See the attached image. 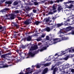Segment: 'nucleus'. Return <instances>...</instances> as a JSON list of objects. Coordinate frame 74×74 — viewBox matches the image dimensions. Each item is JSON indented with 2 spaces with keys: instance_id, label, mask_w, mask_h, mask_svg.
I'll return each instance as SVG.
<instances>
[{
  "instance_id": "nucleus-1",
  "label": "nucleus",
  "mask_w": 74,
  "mask_h": 74,
  "mask_svg": "<svg viewBox=\"0 0 74 74\" xmlns=\"http://www.w3.org/2000/svg\"><path fill=\"white\" fill-rule=\"evenodd\" d=\"M47 48V47L46 46L43 47L42 49H39L38 50L35 51V52H34V54H37V53H38L39 51H40V52H42V51H44V50H46V49Z\"/></svg>"
},
{
  "instance_id": "nucleus-2",
  "label": "nucleus",
  "mask_w": 74,
  "mask_h": 74,
  "mask_svg": "<svg viewBox=\"0 0 74 74\" xmlns=\"http://www.w3.org/2000/svg\"><path fill=\"white\" fill-rule=\"evenodd\" d=\"M8 65H4V62L3 61L0 62V68H5V67H8Z\"/></svg>"
},
{
  "instance_id": "nucleus-3",
  "label": "nucleus",
  "mask_w": 74,
  "mask_h": 74,
  "mask_svg": "<svg viewBox=\"0 0 74 74\" xmlns=\"http://www.w3.org/2000/svg\"><path fill=\"white\" fill-rule=\"evenodd\" d=\"M38 48L37 45H35L34 47L32 46L31 49H30V51H34V50H36Z\"/></svg>"
},
{
  "instance_id": "nucleus-4",
  "label": "nucleus",
  "mask_w": 74,
  "mask_h": 74,
  "mask_svg": "<svg viewBox=\"0 0 74 74\" xmlns=\"http://www.w3.org/2000/svg\"><path fill=\"white\" fill-rule=\"evenodd\" d=\"M44 31H47V32H49L51 31V28L48 27H47L46 28H45L41 30L42 32H43Z\"/></svg>"
},
{
  "instance_id": "nucleus-5",
  "label": "nucleus",
  "mask_w": 74,
  "mask_h": 74,
  "mask_svg": "<svg viewBox=\"0 0 74 74\" xmlns=\"http://www.w3.org/2000/svg\"><path fill=\"white\" fill-rule=\"evenodd\" d=\"M48 71V69L47 68H45L43 71L42 74H45L47 73Z\"/></svg>"
},
{
  "instance_id": "nucleus-6",
  "label": "nucleus",
  "mask_w": 74,
  "mask_h": 74,
  "mask_svg": "<svg viewBox=\"0 0 74 74\" xmlns=\"http://www.w3.org/2000/svg\"><path fill=\"white\" fill-rule=\"evenodd\" d=\"M12 24L14 26L16 27V29H19V25L17 23L13 22Z\"/></svg>"
},
{
  "instance_id": "nucleus-7",
  "label": "nucleus",
  "mask_w": 74,
  "mask_h": 74,
  "mask_svg": "<svg viewBox=\"0 0 74 74\" xmlns=\"http://www.w3.org/2000/svg\"><path fill=\"white\" fill-rule=\"evenodd\" d=\"M74 1H69L68 2H65L64 3V5H65V7L69 8V6L67 5V4H69V3H73Z\"/></svg>"
},
{
  "instance_id": "nucleus-8",
  "label": "nucleus",
  "mask_w": 74,
  "mask_h": 74,
  "mask_svg": "<svg viewBox=\"0 0 74 74\" xmlns=\"http://www.w3.org/2000/svg\"><path fill=\"white\" fill-rule=\"evenodd\" d=\"M5 26H4L3 27L1 25L0 26V30H2V32H3L4 30H6V27Z\"/></svg>"
},
{
  "instance_id": "nucleus-9",
  "label": "nucleus",
  "mask_w": 74,
  "mask_h": 74,
  "mask_svg": "<svg viewBox=\"0 0 74 74\" xmlns=\"http://www.w3.org/2000/svg\"><path fill=\"white\" fill-rule=\"evenodd\" d=\"M53 8V9H51V10H56V8L57 7V5H56L54 4L53 5V7H52L51 6H50L49 7V8Z\"/></svg>"
},
{
  "instance_id": "nucleus-10",
  "label": "nucleus",
  "mask_w": 74,
  "mask_h": 74,
  "mask_svg": "<svg viewBox=\"0 0 74 74\" xmlns=\"http://www.w3.org/2000/svg\"><path fill=\"white\" fill-rule=\"evenodd\" d=\"M58 34H60V37H62V36H63V34H64V32H63V31L62 29H60L58 33Z\"/></svg>"
},
{
  "instance_id": "nucleus-11",
  "label": "nucleus",
  "mask_w": 74,
  "mask_h": 74,
  "mask_svg": "<svg viewBox=\"0 0 74 74\" xmlns=\"http://www.w3.org/2000/svg\"><path fill=\"white\" fill-rule=\"evenodd\" d=\"M26 38L27 41H32V37L30 36L26 37Z\"/></svg>"
},
{
  "instance_id": "nucleus-12",
  "label": "nucleus",
  "mask_w": 74,
  "mask_h": 74,
  "mask_svg": "<svg viewBox=\"0 0 74 74\" xmlns=\"http://www.w3.org/2000/svg\"><path fill=\"white\" fill-rule=\"evenodd\" d=\"M72 29H73V28L71 26H69L66 28V30L67 32H69V31H70V30H71Z\"/></svg>"
},
{
  "instance_id": "nucleus-13",
  "label": "nucleus",
  "mask_w": 74,
  "mask_h": 74,
  "mask_svg": "<svg viewBox=\"0 0 74 74\" xmlns=\"http://www.w3.org/2000/svg\"><path fill=\"white\" fill-rule=\"evenodd\" d=\"M43 21L45 22L46 23H48V22H49V23H50L51 22V21H49V19L44 18Z\"/></svg>"
},
{
  "instance_id": "nucleus-14",
  "label": "nucleus",
  "mask_w": 74,
  "mask_h": 74,
  "mask_svg": "<svg viewBox=\"0 0 74 74\" xmlns=\"http://www.w3.org/2000/svg\"><path fill=\"white\" fill-rule=\"evenodd\" d=\"M28 55H29V56H31L32 57H33V56H34V55H35V54L33 53L32 52H29L28 54Z\"/></svg>"
},
{
  "instance_id": "nucleus-15",
  "label": "nucleus",
  "mask_w": 74,
  "mask_h": 74,
  "mask_svg": "<svg viewBox=\"0 0 74 74\" xmlns=\"http://www.w3.org/2000/svg\"><path fill=\"white\" fill-rule=\"evenodd\" d=\"M9 10V9L6 8H5L2 10H1V12H5L6 11H8Z\"/></svg>"
},
{
  "instance_id": "nucleus-16",
  "label": "nucleus",
  "mask_w": 74,
  "mask_h": 74,
  "mask_svg": "<svg viewBox=\"0 0 74 74\" xmlns=\"http://www.w3.org/2000/svg\"><path fill=\"white\" fill-rule=\"evenodd\" d=\"M41 23V21H36L34 23V25H39V23Z\"/></svg>"
},
{
  "instance_id": "nucleus-17",
  "label": "nucleus",
  "mask_w": 74,
  "mask_h": 74,
  "mask_svg": "<svg viewBox=\"0 0 74 74\" xmlns=\"http://www.w3.org/2000/svg\"><path fill=\"white\" fill-rule=\"evenodd\" d=\"M25 8L26 10V11H29L30 10H32V9H31L30 8L29 6H26V7H25Z\"/></svg>"
},
{
  "instance_id": "nucleus-18",
  "label": "nucleus",
  "mask_w": 74,
  "mask_h": 74,
  "mask_svg": "<svg viewBox=\"0 0 74 74\" xmlns=\"http://www.w3.org/2000/svg\"><path fill=\"white\" fill-rule=\"evenodd\" d=\"M33 19V18L32 17L31 18H29L27 20L28 23H29V24H31V23H32V20Z\"/></svg>"
},
{
  "instance_id": "nucleus-19",
  "label": "nucleus",
  "mask_w": 74,
  "mask_h": 74,
  "mask_svg": "<svg viewBox=\"0 0 74 74\" xmlns=\"http://www.w3.org/2000/svg\"><path fill=\"white\" fill-rule=\"evenodd\" d=\"M7 57V54H3L1 56V59H5Z\"/></svg>"
},
{
  "instance_id": "nucleus-20",
  "label": "nucleus",
  "mask_w": 74,
  "mask_h": 74,
  "mask_svg": "<svg viewBox=\"0 0 74 74\" xmlns=\"http://www.w3.org/2000/svg\"><path fill=\"white\" fill-rule=\"evenodd\" d=\"M27 16H28V17H31V18H33L32 17L33 16V14L32 12L29 13L27 15Z\"/></svg>"
},
{
  "instance_id": "nucleus-21",
  "label": "nucleus",
  "mask_w": 74,
  "mask_h": 74,
  "mask_svg": "<svg viewBox=\"0 0 74 74\" xmlns=\"http://www.w3.org/2000/svg\"><path fill=\"white\" fill-rule=\"evenodd\" d=\"M57 25L58 27H60V26H62L63 25V23H58L57 24Z\"/></svg>"
},
{
  "instance_id": "nucleus-22",
  "label": "nucleus",
  "mask_w": 74,
  "mask_h": 74,
  "mask_svg": "<svg viewBox=\"0 0 74 74\" xmlns=\"http://www.w3.org/2000/svg\"><path fill=\"white\" fill-rule=\"evenodd\" d=\"M6 4H8V7H9V5H10L12 4V2L11 1H6L5 2Z\"/></svg>"
},
{
  "instance_id": "nucleus-23",
  "label": "nucleus",
  "mask_w": 74,
  "mask_h": 74,
  "mask_svg": "<svg viewBox=\"0 0 74 74\" xmlns=\"http://www.w3.org/2000/svg\"><path fill=\"white\" fill-rule=\"evenodd\" d=\"M58 11L59 12L61 10H63V8H62V7L61 6H60L58 7Z\"/></svg>"
},
{
  "instance_id": "nucleus-24",
  "label": "nucleus",
  "mask_w": 74,
  "mask_h": 74,
  "mask_svg": "<svg viewBox=\"0 0 74 74\" xmlns=\"http://www.w3.org/2000/svg\"><path fill=\"white\" fill-rule=\"evenodd\" d=\"M50 12L48 13V15H52V14H53V12H52L53 11V10L50 9H49Z\"/></svg>"
},
{
  "instance_id": "nucleus-25",
  "label": "nucleus",
  "mask_w": 74,
  "mask_h": 74,
  "mask_svg": "<svg viewBox=\"0 0 74 74\" xmlns=\"http://www.w3.org/2000/svg\"><path fill=\"white\" fill-rule=\"evenodd\" d=\"M15 16V15L14 14H12L11 15V16L10 17V19H14L15 18L14 16Z\"/></svg>"
},
{
  "instance_id": "nucleus-26",
  "label": "nucleus",
  "mask_w": 74,
  "mask_h": 74,
  "mask_svg": "<svg viewBox=\"0 0 74 74\" xmlns=\"http://www.w3.org/2000/svg\"><path fill=\"white\" fill-rule=\"evenodd\" d=\"M24 23L25 25H29V23L27 20L25 21L24 22Z\"/></svg>"
},
{
  "instance_id": "nucleus-27",
  "label": "nucleus",
  "mask_w": 74,
  "mask_h": 74,
  "mask_svg": "<svg viewBox=\"0 0 74 74\" xmlns=\"http://www.w3.org/2000/svg\"><path fill=\"white\" fill-rule=\"evenodd\" d=\"M53 41H58V42H59L60 41H61V40H60V38L59 39L56 38V39H53Z\"/></svg>"
},
{
  "instance_id": "nucleus-28",
  "label": "nucleus",
  "mask_w": 74,
  "mask_h": 74,
  "mask_svg": "<svg viewBox=\"0 0 74 74\" xmlns=\"http://www.w3.org/2000/svg\"><path fill=\"white\" fill-rule=\"evenodd\" d=\"M21 41H24V42H25L26 41H27L26 38L25 37L24 38H23L21 40Z\"/></svg>"
},
{
  "instance_id": "nucleus-29",
  "label": "nucleus",
  "mask_w": 74,
  "mask_h": 74,
  "mask_svg": "<svg viewBox=\"0 0 74 74\" xmlns=\"http://www.w3.org/2000/svg\"><path fill=\"white\" fill-rule=\"evenodd\" d=\"M61 38V40H66V38L65 37L64 35L63 36H62Z\"/></svg>"
},
{
  "instance_id": "nucleus-30",
  "label": "nucleus",
  "mask_w": 74,
  "mask_h": 74,
  "mask_svg": "<svg viewBox=\"0 0 74 74\" xmlns=\"http://www.w3.org/2000/svg\"><path fill=\"white\" fill-rule=\"evenodd\" d=\"M43 66H45V67H46L47 66H49V64L48 63L45 64L43 65Z\"/></svg>"
},
{
  "instance_id": "nucleus-31",
  "label": "nucleus",
  "mask_w": 74,
  "mask_h": 74,
  "mask_svg": "<svg viewBox=\"0 0 74 74\" xmlns=\"http://www.w3.org/2000/svg\"><path fill=\"white\" fill-rule=\"evenodd\" d=\"M69 34H72V35H74V30L72 31L71 32L69 33Z\"/></svg>"
},
{
  "instance_id": "nucleus-32",
  "label": "nucleus",
  "mask_w": 74,
  "mask_h": 74,
  "mask_svg": "<svg viewBox=\"0 0 74 74\" xmlns=\"http://www.w3.org/2000/svg\"><path fill=\"white\" fill-rule=\"evenodd\" d=\"M36 40L37 41H41V40H42V39H41V38L39 37L38 38L36 39Z\"/></svg>"
},
{
  "instance_id": "nucleus-33",
  "label": "nucleus",
  "mask_w": 74,
  "mask_h": 74,
  "mask_svg": "<svg viewBox=\"0 0 74 74\" xmlns=\"http://www.w3.org/2000/svg\"><path fill=\"white\" fill-rule=\"evenodd\" d=\"M17 4H18V2L16 1H14V5H16Z\"/></svg>"
},
{
  "instance_id": "nucleus-34",
  "label": "nucleus",
  "mask_w": 74,
  "mask_h": 74,
  "mask_svg": "<svg viewBox=\"0 0 74 74\" xmlns=\"http://www.w3.org/2000/svg\"><path fill=\"white\" fill-rule=\"evenodd\" d=\"M58 71V68L56 67L53 70V71L56 72V71Z\"/></svg>"
},
{
  "instance_id": "nucleus-35",
  "label": "nucleus",
  "mask_w": 74,
  "mask_h": 74,
  "mask_svg": "<svg viewBox=\"0 0 74 74\" xmlns=\"http://www.w3.org/2000/svg\"><path fill=\"white\" fill-rule=\"evenodd\" d=\"M13 33L14 34H16L17 33H19V32L15 31H13Z\"/></svg>"
},
{
  "instance_id": "nucleus-36",
  "label": "nucleus",
  "mask_w": 74,
  "mask_h": 74,
  "mask_svg": "<svg viewBox=\"0 0 74 74\" xmlns=\"http://www.w3.org/2000/svg\"><path fill=\"white\" fill-rule=\"evenodd\" d=\"M73 7V5L72 4H71L70 5V6H68V8H72Z\"/></svg>"
},
{
  "instance_id": "nucleus-37",
  "label": "nucleus",
  "mask_w": 74,
  "mask_h": 74,
  "mask_svg": "<svg viewBox=\"0 0 74 74\" xmlns=\"http://www.w3.org/2000/svg\"><path fill=\"white\" fill-rule=\"evenodd\" d=\"M55 66H53L50 69L51 71H53L54 69Z\"/></svg>"
},
{
  "instance_id": "nucleus-38",
  "label": "nucleus",
  "mask_w": 74,
  "mask_h": 74,
  "mask_svg": "<svg viewBox=\"0 0 74 74\" xmlns=\"http://www.w3.org/2000/svg\"><path fill=\"white\" fill-rule=\"evenodd\" d=\"M69 58V57L68 56H66V57H65L64 58V60H67L68 58Z\"/></svg>"
},
{
  "instance_id": "nucleus-39",
  "label": "nucleus",
  "mask_w": 74,
  "mask_h": 74,
  "mask_svg": "<svg viewBox=\"0 0 74 74\" xmlns=\"http://www.w3.org/2000/svg\"><path fill=\"white\" fill-rule=\"evenodd\" d=\"M34 4L35 5H38V3L37 2H34Z\"/></svg>"
},
{
  "instance_id": "nucleus-40",
  "label": "nucleus",
  "mask_w": 74,
  "mask_h": 74,
  "mask_svg": "<svg viewBox=\"0 0 74 74\" xmlns=\"http://www.w3.org/2000/svg\"><path fill=\"white\" fill-rule=\"evenodd\" d=\"M17 34H14L13 36V38H16L17 37Z\"/></svg>"
},
{
  "instance_id": "nucleus-41",
  "label": "nucleus",
  "mask_w": 74,
  "mask_h": 74,
  "mask_svg": "<svg viewBox=\"0 0 74 74\" xmlns=\"http://www.w3.org/2000/svg\"><path fill=\"white\" fill-rule=\"evenodd\" d=\"M36 68L38 69H40V66L39 65H37Z\"/></svg>"
},
{
  "instance_id": "nucleus-42",
  "label": "nucleus",
  "mask_w": 74,
  "mask_h": 74,
  "mask_svg": "<svg viewBox=\"0 0 74 74\" xmlns=\"http://www.w3.org/2000/svg\"><path fill=\"white\" fill-rule=\"evenodd\" d=\"M45 34H43L42 35L41 37L42 38H44V37H45Z\"/></svg>"
},
{
  "instance_id": "nucleus-43",
  "label": "nucleus",
  "mask_w": 74,
  "mask_h": 74,
  "mask_svg": "<svg viewBox=\"0 0 74 74\" xmlns=\"http://www.w3.org/2000/svg\"><path fill=\"white\" fill-rule=\"evenodd\" d=\"M42 44L41 42H39L38 44V46H40V47H41V46Z\"/></svg>"
},
{
  "instance_id": "nucleus-44",
  "label": "nucleus",
  "mask_w": 74,
  "mask_h": 74,
  "mask_svg": "<svg viewBox=\"0 0 74 74\" xmlns=\"http://www.w3.org/2000/svg\"><path fill=\"white\" fill-rule=\"evenodd\" d=\"M49 36H46V40H49Z\"/></svg>"
},
{
  "instance_id": "nucleus-45",
  "label": "nucleus",
  "mask_w": 74,
  "mask_h": 74,
  "mask_svg": "<svg viewBox=\"0 0 74 74\" xmlns=\"http://www.w3.org/2000/svg\"><path fill=\"white\" fill-rule=\"evenodd\" d=\"M17 18L18 19V20L19 21H21V19H22V18H21V17H20L19 16Z\"/></svg>"
},
{
  "instance_id": "nucleus-46",
  "label": "nucleus",
  "mask_w": 74,
  "mask_h": 74,
  "mask_svg": "<svg viewBox=\"0 0 74 74\" xmlns=\"http://www.w3.org/2000/svg\"><path fill=\"white\" fill-rule=\"evenodd\" d=\"M30 67L26 69L27 71H30Z\"/></svg>"
},
{
  "instance_id": "nucleus-47",
  "label": "nucleus",
  "mask_w": 74,
  "mask_h": 74,
  "mask_svg": "<svg viewBox=\"0 0 74 74\" xmlns=\"http://www.w3.org/2000/svg\"><path fill=\"white\" fill-rule=\"evenodd\" d=\"M6 54V56H7V55H11V53H9Z\"/></svg>"
},
{
  "instance_id": "nucleus-48",
  "label": "nucleus",
  "mask_w": 74,
  "mask_h": 74,
  "mask_svg": "<svg viewBox=\"0 0 74 74\" xmlns=\"http://www.w3.org/2000/svg\"><path fill=\"white\" fill-rule=\"evenodd\" d=\"M36 10L34 9L33 10V12L34 13H36Z\"/></svg>"
},
{
  "instance_id": "nucleus-49",
  "label": "nucleus",
  "mask_w": 74,
  "mask_h": 74,
  "mask_svg": "<svg viewBox=\"0 0 74 74\" xmlns=\"http://www.w3.org/2000/svg\"><path fill=\"white\" fill-rule=\"evenodd\" d=\"M66 52H65V51H63L62 53V55H65V54H66Z\"/></svg>"
},
{
  "instance_id": "nucleus-50",
  "label": "nucleus",
  "mask_w": 74,
  "mask_h": 74,
  "mask_svg": "<svg viewBox=\"0 0 74 74\" xmlns=\"http://www.w3.org/2000/svg\"><path fill=\"white\" fill-rule=\"evenodd\" d=\"M71 71L72 73H74V69H72L71 70Z\"/></svg>"
},
{
  "instance_id": "nucleus-51",
  "label": "nucleus",
  "mask_w": 74,
  "mask_h": 74,
  "mask_svg": "<svg viewBox=\"0 0 74 74\" xmlns=\"http://www.w3.org/2000/svg\"><path fill=\"white\" fill-rule=\"evenodd\" d=\"M50 4H53V1H50Z\"/></svg>"
},
{
  "instance_id": "nucleus-52",
  "label": "nucleus",
  "mask_w": 74,
  "mask_h": 74,
  "mask_svg": "<svg viewBox=\"0 0 74 74\" xmlns=\"http://www.w3.org/2000/svg\"><path fill=\"white\" fill-rule=\"evenodd\" d=\"M16 51L18 53H19V50L18 49H16Z\"/></svg>"
},
{
  "instance_id": "nucleus-53",
  "label": "nucleus",
  "mask_w": 74,
  "mask_h": 74,
  "mask_svg": "<svg viewBox=\"0 0 74 74\" xmlns=\"http://www.w3.org/2000/svg\"><path fill=\"white\" fill-rule=\"evenodd\" d=\"M21 48H25V46L24 45H23L21 46Z\"/></svg>"
},
{
  "instance_id": "nucleus-54",
  "label": "nucleus",
  "mask_w": 74,
  "mask_h": 74,
  "mask_svg": "<svg viewBox=\"0 0 74 74\" xmlns=\"http://www.w3.org/2000/svg\"><path fill=\"white\" fill-rule=\"evenodd\" d=\"M4 16V17H7V18H8V15H7V14H6Z\"/></svg>"
},
{
  "instance_id": "nucleus-55",
  "label": "nucleus",
  "mask_w": 74,
  "mask_h": 74,
  "mask_svg": "<svg viewBox=\"0 0 74 74\" xmlns=\"http://www.w3.org/2000/svg\"><path fill=\"white\" fill-rule=\"evenodd\" d=\"M57 12V11H56V10H55L53 11V13H55V12Z\"/></svg>"
},
{
  "instance_id": "nucleus-56",
  "label": "nucleus",
  "mask_w": 74,
  "mask_h": 74,
  "mask_svg": "<svg viewBox=\"0 0 74 74\" xmlns=\"http://www.w3.org/2000/svg\"><path fill=\"white\" fill-rule=\"evenodd\" d=\"M15 12H16V13H19V11L16 10V11H15Z\"/></svg>"
},
{
  "instance_id": "nucleus-57",
  "label": "nucleus",
  "mask_w": 74,
  "mask_h": 74,
  "mask_svg": "<svg viewBox=\"0 0 74 74\" xmlns=\"http://www.w3.org/2000/svg\"><path fill=\"white\" fill-rule=\"evenodd\" d=\"M69 52L70 53V52H72V51L71 50H70L69 51Z\"/></svg>"
},
{
  "instance_id": "nucleus-58",
  "label": "nucleus",
  "mask_w": 74,
  "mask_h": 74,
  "mask_svg": "<svg viewBox=\"0 0 74 74\" xmlns=\"http://www.w3.org/2000/svg\"><path fill=\"white\" fill-rule=\"evenodd\" d=\"M18 61H21L22 60L21 59V58H20V59H18Z\"/></svg>"
},
{
  "instance_id": "nucleus-59",
  "label": "nucleus",
  "mask_w": 74,
  "mask_h": 74,
  "mask_svg": "<svg viewBox=\"0 0 74 74\" xmlns=\"http://www.w3.org/2000/svg\"><path fill=\"white\" fill-rule=\"evenodd\" d=\"M52 19H53V20H55V19H56V18L54 17H53L52 18Z\"/></svg>"
},
{
  "instance_id": "nucleus-60",
  "label": "nucleus",
  "mask_w": 74,
  "mask_h": 74,
  "mask_svg": "<svg viewBox=\"0 0 74 74\" xmlns=\"http://www.w3.org/2000/svg\"><path fill=\"white\" fill-rule=\"evenodd\" d=\"M60 1L59 0H57V3H59V2Z\"/></svg>"
},
{
  "instance_id": "nucleus-61",
  "label": "nucleus",
  "mask_w": 74,
  "mask_h": 74,
  "mask_svg": "<svg viewBox=\"0 0 74 74\" xmlns=\"http://www.w3.org/2000/svg\"><path fill=\"white\" fill-rule=\"evenodd\" d=\"M8 49L5 47V49H5V50H7Z\"/></svg>"
},
{
  "instance_id": "nucleus-62",
  "label": "nucleus",
  "mask_w": 74,
  "mask_h": 74,
  "mask_svg": "<svg viewBox=\"0 0 74 74\" xmlns=\"http://www.w3.org/2000/svg\"><path fill=\"white\" fill-rule=\"evenodd\" d=\"M56 72H54V71H53V74H55Z\"/></svg>"
},
{
  "instance_id": "nucleus-63",
  "label": "nucleus",
  "mask_w": 74,
  "mask_h": 74,
  "mask_svg": "<svg viewBox=\"0 0 74 74\" xmlns=\"http://www.w3.org/2000/svg\"><path fill=\"white\" fill-rule=\"evenodd\" d=\"M32 68H34V65H32Z\"/></svg>"
},
{
  "instance_id": "nucleus-64",
  "label": "nucleus",
  "mask_w": 74,
  "mask_h": 74,
  "mask_svg": "<svg viewBox=\"0 0 74 74\" xmlns=\"http://www.w3.org/2000/svg\"><path fill=\"white\" fill-rule=\"evenodd\" d=\"M73 52H74V49H72Z\"/></svg>"
}]
</instances>
